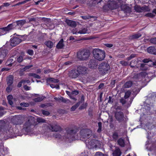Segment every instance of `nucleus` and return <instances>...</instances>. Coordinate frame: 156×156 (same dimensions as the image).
<instances>
[{"instance_id": "29", "label": "nucleus", "mask_w": 156, "mask_h": 156, "mask_svg": "<svg viewBox=\"0 0 156 156\" xmlns=\"http://www.w3.org/2000/svg\"><path fill=\"white\" fill-rule=\"evenodd\" d=\"M44 98V96L39 97L37 98H35L34 99V101L37 102H39L41 101Z\"/></svg>"}, {"instance_id": "4", "label": "nucleus", "mask_w": 156, "mask_h": 156, "mask_svg": "<svg viewBox=\"0 0 156 156\" xmlns=\"http://www.w3.org/2000/svg\"><path fill=\"white\" fill-rule=\"evenodd\" d=\"M90 55V53L87 50L79 51L77 52L78 58L80 60H84L87 59Z\"/></svg>"}, {"instance_id": "46", "label": "nucleus", "mask_w": 156, "mask_h": 156, "mask_svg": "<svg viewBox=\"0 0 156 156\" xmlns=\"http://www.w3.org/2000/svg\"><path fill=\"white\" fill-rule=\"evenodd\" d=\"M31 0H26L25 1H24L23 2H19L16 4V5H21V4H25V3L27 2L30 1Z\"/></svg>"}, {"instance_id": "34", "label": "nucleus", "mask_w": 156, "mask_h": 156, "mask_svg": "<svg viewBox=\"0 0 156 156\" xmlns=\"http://www.w3.org/2000/svg\"><path fill=\"white\" fill-rule=\"evenodd\" d=\"M121 7L122 9L125 11H129L130 10L129 8L126 5H122Z\"/></svg>"}, {"instance_id": "52", "label": "nucleus", "mask_w": 156, "mask_h": 156, "mask_svg": "<svg viewBox=\"0 0 156 156\" xmlns=\"http://www.w3.org/2000/svg\"><path fill=\"white\" fill-rule=\"evenodd\" d=\"M150 41L151 43L156 44V37L151 39Z\"/></svg>"}, {"instance_id": "14", "label": "nucleus", "mask_w": 156, "mask_h": 156, "mask_svg": "<svg viewBox=\"0 0 156 156\" xmlns=\"http://www.w3.org/2000/svg\"><path fill=\"white\" fill-rule=\"evenodd\" d=\"M147 76V74L145 72H142L139 74H136L135 75L134 77L138 79L145 77Z\"/></svg>"}, {"instance_id": "5", "label": "nucleus", "mask_w": 156, "mask_h": 156, "mask_svg": "<svg viewBox=\"0 0 156 156\" xmlns=\"http://www.w3.org/2000/svg\"><path fill=\"white\" fill-rule=\"evenodd\" d=\"M119 7L118 5L117 4V2L115 1H109L108 2L107 5L104 6V8L108 7L107 10L109 9H116Z\"/></svg>"}, {"instance_id": "25", "label": "nucleus", "mask_w": 156, "mask_h": 156, "mask_svg": "<svg viewBox=\"0 0 156 156\" xmlns=\"http://www.w3.org/2000/svg\"><path fill=\"white\" fill-rule=\"evenodd\" d=\"M48 47L51 48H52L53 46V43L50 41H48L44 43Z\"/></svg>"}, {"instance_id": "27", "label": "nucleus", "mask_w": 156, "mask_h": 156, "mask_svg": "<svg viewBox=\"0 0 156 156\" xmlns=\"http://www.w3.org/2000/svg\"><path fill=\"white\" fill-rule=\"evenodd\" d=\"M155 48L153 47H150L147 48V51L149 53L154 54Z\"/></svg>"}, {"instance_id": "26", "label": "nucleus", "mask_w": 156, "mask_h": 156, "mask_svg": "<svg viewBox=\"0 0 156 156\" xmlns=\"http://www.w3.org/2000/svg\"><path fill=\"white\" fill-rule=\"evenodd\" d=\"M113 154V156H120L121 152L120 149L119 148H116Z\"/></svg>"}, {"instance_id": "44", "label": "nucleus", "mask_w": 156, "mask_h": 156, "mask_svg": "<svg viewBox=\"0 0 156 156\" xmlns=\"http://www.w3.org/2000/svg\"><path fill=\"white\" fill-rule=\"evenodd\" d=\"M94 156H107V155H105L101 152H98L96 153Z\"/></svg>"}, {"instance_id": "19", "label": "nucleus", "mask_w": 156, "mask_h": 156, "mask_svg": "<svg viewBox=\"0 0 156 156\" xmlns=\"http://www.w3.org/2000/svg\"><path fill=\"white\" fill-rule=\"evenodd\" d=\"M118 144L121 147H124L125 146V143L124 140L122 138H119L117 140Z\"/></svg>"}, {"instance_id": "40", "label": "nucleus", "mask_w": 156, "mask_h": 156, "mask_svg": "<svg viewBox=\"0 0 156 156\" xmlns=\"http://www.w3.org/2000/svg\"><path fill=\"white\" fill-rule=\"evenodd\" d=\"M131 94V92L130 91H128L125 93L124 98L125 99L128 98Z\"/></svg>"}, {"instance_id": "8", "label": "nucleus", "mask_w": 156, "mask_h": 156, "mask_svg": "<svg viewBox=\"0 0 156 156\" xmlns=\"http://www.w3.org/2000/svg\"><path fill=\"white\" fill-rule=\"evenodd\" d=\"M86 144L90 149L96 148L99 145V143L98 141L94 140H90Z\"/></svg>"}, {"instance_id": "1", "label": "nucleus", "mask_w": 156, "mask_h": 156, "mask_svg": "<svg viewBox=\"0 0 156 156\" xmlns=\"http://www.w3.org/2000/svg\"><path fill=\"white\" fill-rule=\"evenodd\" d=\"M42 128L45 129L46 132H57L61 130V129L60 126L57 123L52 124H44L43 125Z\"/></svg>"}, {"instance_id": "36", "label": "nucleus", "mask_w": 156, "mask_h": 156, "mask_svg": "<svg viewBox=\"0 0 156 156\" xmlns=\"http://www.w3.org/2000/svg\"><path fill=\"white\" fill-rule=\"evenodd\" d=\"M48 81L51 82L53 83H57L59 81L58 79H55L53 78H50L48 79Z\"/></svg>"}, {"instance_id": "35", "label": "nucleus", "mask_w": 156, "mask_h": 156, "mask_svg": "<svg viewBox=\"0 0 156 156\" xmlns=\"http://www.w3.org/2000/svg\"><path fill=\"white\" fill-rule=\"evenodd\" d=\"M142 12H148L150 11L149 8L146 6H144L142 7Z\"/></svg>"}, {"instance_id": "11", "label": "nucleus", "mask_w": 156, "mask_h": 156, "mask_svg": "<svg viewBox=\"0 0 156 156\" xmlns=\"http://www.w3.org/2000/svg\"><path fill=\"white\" fill-rule=\"evenodd\" d=\"M23 119V118L21 116L17 115L13 117L12 119V121L14 124L18 125L22 122Z\"/></svg>"}, {"instance_id": "30", "label": "nucleus", "mask_w": 156, "mask_h": 156, "mask_svg": "<svg viewBox=\"0 0 156 156\" xmlns=\"http://www.w3.org/2000/svg\"><path fill=\"white\" fill-rule=\"evenodd\" d=\"M80 104V102L77 103L76 104L73 106L71 108V110L72 111H74L79 106Z\"/></svg>"}, {"instance_id": "51", "label": "nucleus", "mask_w": 156, "mask_h": 156, "mask_svg": "<svg viewBox=\"0 0 156 156\" xmlns=\"http://www.w3.org/2000/svg\"><path fill=\"white\" fill-rule=\"evenodd\" d=\"M79 30L77 29L74 28L72 30V33L73 34H79L78 31Z\"/></svg>"}, {"instance_id": "3", "label": "nucleus", "mask_w": 156, "mask_h": 156, "mask_svg": "<svg viewBox=\"0 0 156 156\" xmlns=\"http://www.w3.org/2000/svg\"><path fill=\"white\" fill-rule=\"evenodd\" d=\"M99 69L101 74H105L108 72L110 69V67L107 63H102L99 65Z\"/></svg>"}, {"instance_id": "47", "label": "nucleus", "mask_w": 156, "mask_h": 156, "mask_svg": "<svg viewBox=\"0 0 156 156\" xmlns=\"http://www.w3.org/2000/svg\"><path fill=\"white\" fill-rule=\"evenodd\" d=\"M4 30L3 28L0 29V36L4 35L7 33L5 31H3Z\"/></svg>"}, {"instance_id": "42", "label": "nucleus", "mask_w": 156, "mask_h": 156, "mask_svg": "<svg viewBox=\"0 0 156 156\" xmlns=\"http://www.w3.org/2000/svg\"><path fill=\"white\" fill-rule=\"evenodd\" d=\"M119 62L123 66H126L128 65V63L125 61H121Z\"/></svg>"}, {"instance_id": "21", "label": "nucleus", "mask_w": 156, "mask_h": 156, "mask_svg": "<svg viewBox=\"0 0 156 156\" xmlns=\"http://www.w3.org/2000/svg\"><path fill=\"white\" fill-rule=\"evenodd\" d=\"M7 84L9 86H10L13 82V77L12 76H9L7 79Z\"/></svg>"}, {"instance_id": "20", "label": "nucleus", "mask_w": 156, "mask_h": 156, "mask_svg": "<svg viewBox=\"0 0 156 156\" xmlns=\"http://www.w3.org/2000/svg\"><path fill=\"white\" fill-rule=\"evenodd\" d=\"M139 62L138 61V62H136L135 60H132L130 63V66L131 67H136V68H138L140 66H139V64L137 65V63H139Z\"/></svg>"}, {"instance_id": "24", "label": "nucleus", "mask_w": 156, "mask_h": 156, "mask_svg": "<svg viewBox=\"0 0 156 156\" xmlns=\"http://www.w3.org/2000/svg\"><path fill=\"white\" fill-rule=\"evenodd\" d=\"M63 39H61L58 43L56 45V47L58 49H61L64 46V44H63Z\"/></svg>"}, {"instance_id": "2", "label": "nucleus", "mask_w": 156, "mask_h": 156, "mask_svg": "<svg viewBox=\"0 0 156 156\" xmlns=\"http://www.w3.org/2000/svg\"><path fill=\"white\" fill-rule=\"evenodd\" d=\"M93 54L94 58L99 61L103 60L105 57L104 51L99 49H94Z\"/></svg>"}, {"instance_id": "61", "label": "nucleus", "mask_w": 156, "mask_h": 156, "mask_svg": "<svg viewBox=\"0 0 156 156\" xmlns=\"http://www.w3.org/2000/svg\"><path fill=\"white\" fill-rule=\"evenodd\" d=\"M135 57V54H132L129 57L127 58V59L128 60H129L132 58Z\"/></svg>"}, {"instance_id": "50", "label": "nucleus", "mask_w": 156, "mask_h": 156, "mask_svg": "<svg viewBox=\"0 0 156 156\" xmlns=\"http://www.w3.org/2000/svg\"><path fill=\"white\" fill-rule=\"evenodd\" d=\"M87 106V103H84L82 104L79 108V109H82L86 108Z\"/></svg>"}, {"instance_id": "43", "label": "nucleus", "mask_w": 156, "mask_h": 156, "mask_svg": "<svg viewBox=\"0 0 156 156\" xmlns=\"http://www.w3.org/2000/svg\"><path fill=\"white\" fill-rule=\"evenodd\" d=\"M37 121L39 123H44L46 122V120H45L41 118H37Z\"/></svg>"}, {"instance_id": "59", "label": "nucleus", "mask_w": 156, "mask_h": 156, "mask_svg": "<svg viewBox=\"0 0 156 156\" xmlns=\"http://www.w3.org/2000/svg\"><path fill=\"white\" fill-rule=\"evenodd\" d=\"M32 66H33L32 65L26 66L23 69V70L24 71H25L26 70L30 69L31 67H32Z\"/></svg>"}, {"instance_id": "49", "label": "nucleus", "mask_w": 156, "mask_h": 156, "mask_svg": "<svg viewBox=\"0 0 156 156\" xmlns=\"http://www.w3.org/2000/svg\"><path fill=\"white\" fill-rule=\"evenodd\" d=\"M53 136L56 138H60L61 136L59 134L55 133L53 134Z\"/></svg>"}, {"instance_id": "58", "label": "nucleus", "mask_w": 156, "mask_h": 156, "mask_svg": "<svg viewBox=\"0 0 156 156\" xmlns=\"http://www.w3.org/2000/svg\"><path fill=\"white\" fill-rule=\"evenodd\" d=\"M114 101V100L111 96H109V100L108 102L109 104H112Z\"/></svg>"}, {"instance_id": "48", "label": "nucleus", "mask_w": 156, "mask_h": 156, "mask_svg": "<svg viewBox=\"0 0 156 156\" xmlns=\"http://www.w3.org/2000/svg\"><path fill=\"white\" fill-rule=\"evenodd\" d=\"M5 125V122L3 120H0V130H1Z\"/></svg>"}, {"instance_id": "63", "label": "nucleus", "mask_w": 156, "mask_h": 156, "mask_svg": "<svg viewBox=\"0 0 156 156\" xmlns=\"http://www.w3.org/2000/svg\"><path fill=\"white\" fill-rule=\"evenodd\" d=\"M23 87L25 90H29L30 89V87H29L26 85H25L23 86Z\"/></svg>"}, {"instance_id": "22", "label": "nucleus", "mask_w": 156, "mask_h": 156, "mask_svg": "<svg viewBox=\"0 0 156 156\" xmlns=\"http://www.w3.org/2000/svg\"><path fill=\"white\" fill-rule=\"evenodd\" d=\"M8 52V51L6 50L1 49L0 50V57L4 58L6 56Z\"/></svg>"}, {"instance_id": "39", "label": "nucleus", "mask_w": 156, "mask_h": 156, "mask_svg": "<svg viewBox=\"0 0 156 156\" xmlns=\"http://www.w3.org/2000/svg\"><path fill=\"white\" fill-rule=\"evenodd\" d=\"M143 62L145 63H147L150 62L152 63L153 65H156V62H153L152 61H149L148 59H144L143 60Z\"/></svg>"}, {"instance_id": "16", "label": "nucleus", "mask_w": 156, "mask_h": 156, "mask_svg": "<svg viewBox=\"0 0 156 156\" xmlns=\"http://www.w3.org/2000/svg\"><path fill=\"white\" fill-rule=\"evenodd\" d=\"M16 27V25L13 24H9L7 27H3V31H5L6 32H8L10 30L14 29Z\"/></svg>"}, {"instance_id": "15", "label": "nucleus", "mask_w": 156, "mask_h": 156, "mask_svg": "<svg viewBox=\"0 0 156 156\" xmlns=\"http://www.w3.org/2000/svg\"><path fill=\"white\" fill-rule=\"evenodd\" d=\"M115 116L117 120L120 121L123 119V114L122 112H116Z\"/></svg>"}, {"instance_id": "64", "label": "nucleus", "mask_w": 156, "mask_h": 156, "mask_svg": "<svg viewBox=\"0 0 156 156\" xmlns=\"http://www.w3.org/2000/svg\"><path fill=\"white\" fill-rule=\"evenodd\" d=\"M13 98V97L11 95H9L7 97L8 100H12Z\"/></svg>"}, {"instance_id": "41", "label": "nucleus", "mask_w": 156, "mask_h": 156, "mask_svg": "<svg viewBox=\"0 0 156 156\" xmlns=\"http://www.w3.org/2000/svg\"><path fill=\"white\" fill-rule=\"evenodd\" d=\"M59 100L61 101L62 102H69V100L67 99H66L63 97H60V98H59Z\"/></svg>"}, {"instance_id": "56", "label": "nucleus", "mask_w": 156, "mask_h": 156, "mask_svg": "<svg viewBox=\"0 0 156 156\" xmlns=\"http://www.w3.org/2000/svg\"><path fill=\"white\" fill-rule=\"evenodd\" d=\"M118 135L117 133H114L112 135V137L115 140H116L118 138Z\"/></svg>"}, {"instance_id": "13", "label": "nucleus", "mask_w": 156, "mask_h": 156, "mask_svg": "<svg viewBox=\"0 0 156 156\" xmlns=\"http://www.w3.org/2000/svg\"><path fill=\"white\" fill-rule=\"evenodd\" d=\"M77 69H73L70 71L69 73V76L73 78H75L79 76Z\"/></svg>"}, {"instance_id": "17", "label": "nucleus", "mask_w": 156, "mask_h": 156, "mask_svg": "<svg viewBox=\"0 0 156 156\" xmlns=\"http://www.w3.org/2000/svg\"><path fill=\"white\" fill-rule=\"evenodd\" d=\"M66 22L68 25L72 27H75L76 25V22L74 21L69 20H66Z\"/></svg>"}, {"instance_id": "53", "label": "nucleus", "mask_w": 156, "mask_h": 156, "mask_svg": "<svg viewBox=\"0 0 156 156\" xmlns=\"http://www.w3.org/2000/svg\"><path fill=\"white\" fill-rule=\"evenodd\" d=\"M154 16V13H148L145 15L146 16L151 17H153Z\"/></svg>"}, {"instance_id": "23", "label": "nucleus", "mask_w": 156, "mask_h": 156, "mask_svg": "<svg viewBox=\"0 0 156 156\" xmlns=\"http://www.w3.org/2000/svg\"><path fill=\"white\" fill-rule=\"evenodd\" d=\"M140 64V69L142 70H146L148 69L147 66L149 65L147 63H139V66Z\"/></svg>"}, {"instance_id": "55", "label": "nucleus", "mask_w": 156, "mask_h": 156, "mask_svg": "<svg viewBox=\"0 0 156 156\" xmlns=\"http://www.w3.org/2000/svg\"><path fill=\"white\" fill-rule=\"evenodd\" d=\"M92 17V16H82V18L84 20H86L91 18Z\"/></svg>"}, {"instance_id": "37", "label": "nucleus", "mask_w": 156, "mask_h": 156, "mask_svg": "<svg viewBox=\"0 0 156 156\" xmlns=\"http://www.w3.org/2000/svg\"><path fill=\"white\" fill-rule=\"evenodd\" d=\"M141 35L139 33H138L137 34H134L132 36V38L133 39H136L138 38L141 37Z\"/></svg>"}, {"instance_id": "32", "label": "nucleus", "mask_w": 156, "mask_h": 156, "mask_svg": "<svg viewBox=\"0 0 156 156\" xmlns=\"http://www.w3.org/2000/svg\"><path fill=\"white\" fill-rule=\"evenodd\" d=\"M29 76H32L34 78L38 79L41 78V77L39 75L35 73H30L29 74Z\"/></svg>"}, {"instance_id": "38", "label": "nucleus", "mask_w": 156, "mask_h": 156, "mask_svg": "<svg viewBox=\"0 0 156 156\" xmlns=\"http://www.w3.org/2000/svg\"><path fill=\"white\" fill-rule=\"evenodd\" d=\"M98 129L97 130V132L98 133H100L102 129V123L101 122H98Z\"/></svg>"}, {"instance_id": "33", "label": "nucleus", "mask_w": 156, "mask_h": 156, "mask_svg": "<svg viewBox=\"0 0 156 156\" xmlns=\"http://www.w3.org/2000/svg\"><path fill=\"white\" fill-rule=\"evenodd\" d=\"M132 85V82L131 81H129L126 82L124 85L125 87L129 88Z\"/></svg>"}, {"instance_id": "54", "label": "nucleus", "mask_w": 156, "mask_h": 156, "mask_svg": "<svg viewBox=\"0 0 156 156\" xmlns=\"http://www.w3.org/2000/svg\"><path fill=\"white\" fill-rule=\"evenodd\" d=\"M20 105L22 106L25 107H28L29 106V105L28 103H21L20 104Z\"/></svg>"}, {"instance_id": "62", "label": "nucleus", "mask_w": 156, "mask_h": 156, "mask_svg": "<svg viewBox=\"0 0 156 156\" xmlns=\"http://www.w3.org/2000/svg\"><path fill=\"white\" fill-rule=\"evenodd\" d=\"M17 61L19 62H21L23 60V57L21 56H20L17 58Z\"/></svg>"}, {"instance_id": "31", "label": "nucleus", "mask_w": 156, "mask_h": 156, "mask_svg": "<svg viewBox=\"0 0 156 156\" xmlns=\"http://www.w3.org/2000/svg\"><path fill=\"white\" fill-rule=\"evenodd\" d=\"M16 23L18 26H22L26 23V21L25 20H19L16 21Z\"/></svg>"}, {"instance_id": "12", "label": "nucleus", "mask_w": 156, "mask_h": 156, "mask_svg": "<svg viewBox=\"0 0 156 156\" xmlns=\"http://www.w3.org/2000/svg\"><path fill=\"white\" fill-rule=\"evenodd\" d=\"M21 40L18 37H14L10 39V44L12 46H15L21 42Z\"/></svg>"}, {"instance_id": "60", "label": "nucleus", "mask_w": 156, "mask_h": 156, "mask_svg": "<svg viewBox=\"0 0 156 156\" xmlns=\"http://www.w3.org/2000/svg\"><path fill=\"white\" fill-rule=\"evenodd\" d=\"M27 52L30 55H32L34 54V51L33 50L30 49L28 50Z\"/></svg>"}, {"instance_id": "7", "label": "nucleus", "mask_w": 156, "mask_h": 156, "mask_svg": "<svg viewBox=\"0 0 156 156\" xmlns=\"http://www.w3.org/2000/svg\"><path fill=\"white\" fill-rule=\"evenodd\" d=\"M91 132L89 130L83 129L80 132V139H86L88 138L90 135L91 134Z\"/></svg>"}, {"instance_id": "9", "label": "nucleus", "mask_w": 156, "mask_h": 156, "mask_svg": "<svg viewBox=\"0 0 156 156\" xmlns=\"http://www.w3.org/2000/svg\"><path fill=\"white\" fill-rule=\"evenodd\" d=\"M76 130L69 129L67 131L66 137L69 141L73 140L74 139V134L77 132Z\"/></svg>"}, {"instance_id": "6", "label": "nucleus", "mask_w": 156, "mask_h": 156, "mask_svg": "<svg viewBox=\"0 0 156 156\" xmlns=\"http://www.w3.org/2000/svg\"><path fill=\"white\" fill-rule=\"evenodd\" d=\"M33 119V118L31 116H28L27 118V121L24 123L23 127V129L26 131H29L30 127L32 124Z\"/></svg>"}, {"instance_id": "10", "label": "nucleus", "mask_w": 156, "mask_h": 156, "mask_svg": "<svg viewBox=\"0 0 156 156\" xmlns=\"http://www.w3.org/2000/svg\"><path fill=\"white\" fill-rule=\"evenodd\" d=\"M77 69L80 75L83 76L87 73V68L85 66H80Z\"/></svg>"}, {"instance_id": "57", "label": "nucleus", "mask_w": 156, "mask_h": 156, "mask_svg": "<svg viewBox=\"0 0 156 156\" xmlns=\"http://www.w3.org/2000/svg\"><path fill=\"white\" fill-rule=\"evenodd\" d=\"M42 113L44 115L46 116H48L50 114V113L48 112L45 110H43Z\"/></svg>"}, {"instance_id": "45", "label": "nucleus", "mask_w": 156, "mask_h": 156, "mask_svg": "<svg viewBox=\"0 0 156 156\" xmlns=\"http://www.w3.org/2000/svg\"><path fill=\"white\" fill-rule=\"evenodd\" d=\"M50 86L52 88H56V89H58L59 88V86L57 84H51Z\"/></svg>"}, {"instance_id": "28", "label": "nucleus", "mask_w": 156, "mask_h": 156, "mask_svg": "<svg viewBox=\"0 0 156 156\" xmlns=\"http://www.w3.org/2000/svg\"><path fill=\"white\" fill-rule=\"evenodd\" d=\"M134 9L137 12H142V7H140L139 5H135L134 6Z\"/></svg>"}, {"instance_id": "18", "label": "nucleus", "mask_w": 156, "mask_h": 156, "mask_svg": "<svg viewBox=\"0 0 156 156\" xmlns=\"http://www.w3.org/2000/svg\"><path fill=\"white\" fill-rule=\"evenodd\" d=\"M90 32V30L87 28H84L81 29L78 31V33L80 34H89Z\"/></svg>"}]
</instances>
